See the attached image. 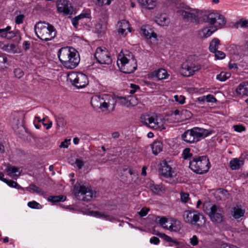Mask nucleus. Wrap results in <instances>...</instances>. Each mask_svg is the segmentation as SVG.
Wrapping results in <instances>:
<instances>
[{"instance_id": "8", "label": "nucleus", "mask_w": 248, "mask_h": 248, "mask_svg": "<svg viewBox=\"0 0 248 248\" xmlns=\"http://www.w3.org/2000/svg\"><path fill=\"white\" fill-rule=\"evenodd\" d=\"M203 210L208 215L211 220L215 223H220L223 221L224 212L222 208L218 205H211L209 203H204Z\"/></svg>"}, {"instance_id": "50", "label": "nucleus", "mask_w": 248, "mask_h": 248, "mask_svg": "<svg viewBox=\"0 0 248 248\" xmlns=\"http://www.w3.org/2000/svg\"><path fill=\"white\" fill-rule=\"evenodd\" d=\"M175 101L179 102L181 104H183L185 102V97L183 95H175L174 96Z\"/></svg>"}, {"instance_id": "56", "label": "nucleus", "mask_w": 248, "mask_h": 248, "mask_svg": "<svg viewBox=\"0 0 248 248\" xmlns=\"http://www.w3.org/2000/svg\"><path fill=\"white\" fill-rule=\"evenodd\" d=\"M234 130L238 132H241L245 130V127L242 125H233Z\"/></svg>"}, {"instance_id": "61", "label": "nucleus", "mask_w": 248, "mask_h": 248, "mask_svg": "<svg viewBox=\"0 0 248 248\" xmlns=\"http://www.w3.org/2000/svg\"><path fill=\"white\" fill-rule=\"evenodd\" d=\"M182 113L183 114V116H184L185 118H186V119H188V118L191 117V113L189 111L187 110L182 109Z\"/></svg>"}, {"instance_id": "64", "label": "nucleus", "mask_w": 248, "mask_h": 248, "mask_svg": "<svg viewBox=\"0 0 248 248\" xmlns=\"http://www.w3.org/2000/svg\"><path fill=\"white\" fill-rule=\"evenodd\" d=\"M159 235L168 242H170L171 241H172V239L170 237L166 235L165 234L160 233Z\"/></svg>"}, {"instance_id": "6", "label": "nucleus", "mask_w": 248, "mask_h": 248, "mask_svg": "<svg viewBox=\"0 0 248 248\" xmlns=\"http://www.w3.org/2000/svg\"><path fill=\"white\" fill-rule=\"evenodd\" d=\"M34 29L37 36L45 41L52 40L56 34L54 27L46 22H38L35 25Z\"/></svg>"}, {"instance_id": "9", "label": "nucleus", "mask_w": 248, "mask_h": 248, "mask_svg": "<svg viewBox=\"0 0 248 248\" xmlns=\"http://www.w3.org/2000/svg\"><path fill=\"white\" fill-rule=\"evenodd\" d=\"M141 122L150 128L161 131L165 129L164 121L162 118L156 115H142L140 117Z\"/></svg>"}, {"instance_id": "15", "label": "nucleus", "mask_w": 248, "mask_h": 248, "mask_svg": "<svg viewBox=\"0 0 248 248\" xmlns=\"http://www.w3.org/2000/svg\"><path fill=\"white\" fill-rule=\"evenodd\" d=\"M56 6L59 13H63L64 15H69L73 12L71 4L67 0H57Z\"/></svg>"}, {"instance_id": "19", "label": "nucleus", "mask_w": 248, "mask_h": 248, "mask_svg": "<svg viewBox=\"0 0 248 248\" xmlns=\"http://www.w3.org/2000/svg\"><path fill=\"white\" fill-rule=\"evenodd\" d=\"M119 103L126 107H131L136 106L138 103L137 99L133 96H130L127 97H118Z\"/></svg>"}, {"instance_id": "27", "label": "nucleus", "mask_w": 248, "mask_h": 248, "mask_svg": "<svg viewBox=\"0 0 248 248\" xmlns=\"http://www.w3.org/2000/svg\"><path fill=\"white\" fill-rule=\"evenodd\" d=\"M139 4L143 8L148 9H154L156 5L155 0H138Z\"/></svg>"}, {"instance_id": "7", "label": "nucleus", "mask_w": 248, "mask_h": 248, "mask_svg": "<svg viewBox=\"0 0 248 248\" xmlns=\"http://www.w3.org/2000/svg\"><path fill=\"white\" fill-rule=\"evenodd\" d=\"M189 167L194 172L203 174L209 169L210 162L206 156H195L190 160Z\"/></svg>"}, {"instance_id": "20", "label": "nucleus", "mask_w": 248, "mask_h": 248, "mask_svg": "<svg viewBox=\"0 0 248 248\" xmlns=\"http://www.w3.org/2000/svg\"><path fill=\"white\" fill-rule=\"evenodd\" d=\"M186 119V118L183 116L182 110L176 109L171 112L167 120L171 123H176Z\"/></svg>"}, {"instance_id": "58", "label": "nucleus", "mask_w": 248, "mask_h": 248, "mask_svg": "<svg viewBox=\"0 0 248 248\" xmlns=\"http://www.w3.org/2000/svg\"><path fill=\"white\" fill-rule=\"evenodd\" d=\"M205 99L206 101L208 102H215L217 101V99H216L214 96L212 94H208L207 95H205Z\"/></svg>"}, {"instance_id": "34", "label": "nucleus", "mask_w": 248, "mask_h": 248, "mask_svg": "<svg viewBox=\"0 0 248 248\" xmlns=\"http://www.w3.org/2000/svg\"><path fill=\"white\" fill-rule=\"evenodd\" d=\"M220 45V41L217 38H214L210 43L209 49L211 52H216L217 50L219 45Z\"/></svg>"}, {"instance_id": "5", "label": "nucleus", "mask_w": 248, "mask_h": 248, "mask_svg": "<svg viewBox=\"0 0 248 248\" xmlns=\"http://www.w3.org/2000/svg\"><path fill=\"white\" fill-rule=\"evenodd\" d=\"M212 133V130L198 127L187 130L182 135V140L187 143H195Z\"/></svg>"}, {"instance_id": "22", "label": "nucleus", "mask_w": 248, "mask_h": 248, "mask_svg": "<svg viewBox=\"0 0 248 248\" xmlns=\"http://www.w3.org/2000/svg\"><path fill=\"white\" fill-rule=\"evenodd\" d=\"M236 94L240 96H248V82L240 83L236 88Z\"/></svg>"}, {"instance_id": "24", "label": "nucleus", "mask_w": 248, "mask_h": 248, "mask_svg": "<svg viewBox=\"0 0 248 248\" xmlns=\"http://www.w3.org/2000/svg\"><path fill=\"white\" fill-rule=\"evenodd\" d=\"M149 187L151 191L156 195H160L165 191V188L162 185L155 184L153 182L150 183Z\"/></svg>"}, {"instance_id": "44", "label": "nucleus", "mask_w": 248, "mask_h": 248, "mask_svg": "<svg viewBox=\"0 0 248 248\" xmlns=\"http://www.w3.org/2000/svg\"><path fill=\"white\" fill-rule=\"evenodd\" d=\"M182 156L184 159H188L191 158L192 154L190 153V149L188 148H185L183 151Z\"/></svg>"}, {"instance_id": "47", "label": "nucleus", "mask_w": 248, "mask_h": 248, "mask_svg": "<svg viewBox=\"0 0 248 248\" xmlns=\"http://www.w3.org/2000/svg\"><path fill=\"white\" fill-rule=\"evenodd\" d=\"M83 17H84V15L83 14H81L73 18L72 20V23L73 25L77 28L78 26V20Z\"/></svg>"}, {"instance_id": "10", "label": "nucleus", "mask_w": 248, "mask_h": 248, "mask_svg": "<svg viewBox=\"0 0 248 248\" xmlns=\"http://www.w3.org/2000/svg\"><path fill=\"white\" fill-rule=\"evenodd\" d=\"M73 193L78 200L82 201H90L95 197L89 187L79 183H77L75 185Z\"/></svg>"}, {"instance_id": "23", "label": "nucleus", "mask_w": 248, "mask_h": 248, "mask_svg": "<svg viewBox=\"0 0 248 248\" xmlns=\"http://www.w3.org/2000/svg\"><path fill=\"white\" fill-rule=\"evenodd\" d=\"M245 213L241 205H236L232 208L231 215L235 219H239L243 217Z\"/></svg>"}, {"instance_id": "52", "label": "nucleus", "mask_w": 248, "mask_h": 248, "mask_svg": "<svg viewBox=\"0 0 248 248\" xmlns=\"http://www.w3.org/2000/svg\"><path fill=\"white\" fill-rule=\"evenodd\" d=\"M239 26L242 28H248V20H241L237 23V27Z\"/></svg>"}, {"instance_id": "32", "label": "nucleus", "mask_w": 248, "mask_h": 248, "mask_svg": "<svg viewBox=\"0 0 248 248\" xmlns=\"http://www.w3.org/2000/svg\"><path fill=\"white\" fill-rule=\"evenodd\" d=\"M216 31L217 28H214V26L210 28H205L201 31V35L203 37L207 38L210 36Z\"/></svg>"}, {"instance_id": "60", "label": "nucleus", "mask_w": 248, "mask_h": 248, "mask_svg": "<svg viewBox=\"0 0 248 248\" xmlns=\"http://www.w3.org/2000/svg\"><path fill=\"white\" fill-rule=\"evenodd\" d=\"M75 164L78 169H81L84 165V163L82 160L77 159L75 161Z\"/></svg>"}, {"instance_id": "48", "label": "nucleus", "mask_w": 248, "mask_h": 248, "mask_svg": "<svg viewBox=\"0 0 248 248\" xmlns=\"http://www.w3.org/2000/svg\"><path fill=\"white\" fill-rule=\"evenodd\" d=\"M14 75L16 78H21L24 75V72L20 68H16L14 71Z\"/></svg>"}, {"instance_id": "2", "label": "nucleus", "mask_w": 248, "mask_h": 248, "mask_svg": "<svg viewBox=\"0 0 248 248\" xmlns=\"http://www.w3.org/2000/svg\"><path fill=\"white\" fill-rule=\"evenodd\" d=\"M58 56L62 64L67 69H74L80 62L78 52L71 47L66 46L60 48L58 52Z\"/></svg>"}, {"instance_id": "30", "label": "nucleus", "mask_w": 248, "mask_h": 248, "mask_svg": "<svg viewBox=\"0 0 248 248\" xmlns=\"http://www.w3.org/2000/svg\"><path fill=\"white\" fill-rule=\"evenodd\" d=\"M226 21L223 16L218 13V17L217 18L214 28H217V30L218 29L221 28L226 24Z\"/></svg>"}, {"instance_id": "28", "label": "nucleus", "mask_w": 248, "mask_h": 248, "mask_svg": "<svg viewBox=\"0 0 248 248\" xmlns=\"http://www.w3.org/2000/svg\"><path fill=\"white\" fill-rule=\"evenodd\" d=\"M153 74L158 80L166 79L169 76V74L167 73V71L163 68H160L154 71Z\"/></svg>"}, {"instance_id": "41", "label": "nucleus", "mask_w": 248, "mask_h": 248, "mask_svg": "<svg viewBox=\"0 0 248 248\" xmlns=\"http://www.w3.org/2000/svg\"><path fill=\"white\" fill-rule=\"evenodd\" d=\"M93 215L96 217L102 218L106 219V220H110L111 218V217L108 215H106L103 213H99L96 211L93 212Z\"/></svg>"}, {"instance_id": "33", "label": "nucleus", "mask_w": 248, "mask_h": 248, "mask_svg": "<svg viewBox=\"0 0 248 248\" xmlns=\"http://www.w3.org/2000/svg\"><path fill=\"white\" fill-rule=\"evenodd\" d=\"M155 21L158 25L164 26L168 25L170 20L166 15L162 14L156 18Z\"/></svg>"}, {"instance_id": "29", "label": "nucleus", "mask_w": 248, "mask_h": 248, "mask_svg": "<svg viewBox=\"0 0 248 248\" xmlns=\"http://www.w3.org/2000/svg\"><path fill=\"white\" fill-rule=\"evenodd\" d=\"M230 167L233 170H238L243 164V161L242 159L238 158H233L230 161Z\"/></svg>"}, {"instance_id": "54", "label": "nucleus", "mask_w": 248, "mask_h": 248, "mask_svg": "<svg viewBox=\"0 0 248 248\" xmlns=\"http://www.w3.org/2000/svg\"><path fill=\"white\" fill-rule=\"evenodd\" d=\"M112 0H96V4L99 6L109 5Z\"/></svg>"}, {"instance_id": "51", "label": "nucleus", "mask_w": 248, "mask_h": 248, "mask_svg": "<svg viewBox=\"0 0 248 248\" xmlns=\"http://www.w3.org/2000/svg\"><path fill=\"white\" fill-rule=\"evenodd\" d=\"M70 139H65L59 145L61 148H67L70 144Z\"/></svg>"}, {"instance_id": "26", "label": "nucleus", "mask_w": 248, "mask_h": 248, "mask_svg": "<svg viewBox=\"0 0 248 248\" xmlns=\"http://www.w3.org/2000/svg\"><path fill=\"white\" fill-rule=\"evenodd\" d=\"M21 171L19 168L15 166L9 165L7 167V174L12 177L19 176L21 174Z\"/></svg>"}, {"instance_id": "62", "label": "nucleus", "mask_w": 248, "mask_h": 248, "mask_svg": "<svg viewBox=\"0 0 248 248\" xmlns=\"http://www.w3.org/2000/svg\"><path fill=\"white\" fill-rule=\"evenodd\" d=\"M8 60L5 57H3L2 61L0 62V64H3V65H1L0 67V70H4L7 67V66L5 65L7 63Z\"/></svg>"}, {"instance_id": "3", "label": "nucleus", "mask_w": 248, "mask_h": 248, "mask_svg": "<svg viewBox=\"0 0 248 248\" xmlns=\"http://www.w3.org/2000/svg\"><path fill=\"white\" fill-rule=\"evenodd\" d=\"M116 103V99L108 94L94 95L91 99V104L93 108L96 110L99 109L102 112L113 111Z\"/></svg>"}, {"instance_id": "37", "label": "nucleus", "mask_w": 248, "mask_h": 248, "mask_svg": "<svg viewBox=\"0 0 248 248\" xmlns=\"http://www.w3.org/2000/svg\"><path fill=\"white\" fill-rule=\"evenodd\" d=\"M15 48L14 44H4L2 42L0 41V48L7 52H10Z\"/></svg>"}, {"instance_id": "35", "label": "nucleus", "mask_w": 248, "mask_h": 248, "mask_svg": "<svg viewBox=\"0 0 248 248\" xmlns=\"http://www.w3.org/2000/svg\"><path fill=\"white\" fill-rule=\"evenodd\" d=\"M155 221L156 223H159L163 228L167 229L168 223L169 222V219H168L167 218L164 217H157L155 218Z\"/></svg>"}, {"instance_id": "16", "label": "nucleus", "mask_w": 248, "mask_h": 248, "mask_svg": "<svg viewBox=\"0 0 248 248\" xmlns=\"http://www.w3.org/2000/svg\"><path fill=\"white\" fill-rule=\"evenodd\" d=\"M160 171L161 175L164 177L172 178L176 176V173L166 160L163 161L160 163Z\"/></svg>"}, {"instance_id": "12", "label": "nucleus", "mask_w": 248, "mask_h": 248, "mask_svg": "<svg viewBox=\"0 0 248 248\" xmlns=\"http://www.w3.org/2000/svg\"><path fill=\"white\" fill-rule=\"evenodd\" d=\"M183 218L186 222L199 227L205 221L203 216L195 210L185 211L183 213Z\"/></svg>"}, {"instance_id": "1", "label": "nucleus", "mask_w": 248, "mask_h": 248, "mask_svg": "<svg viewBox=\"0 0 248 248\" xmlns=\"http://www.w3.org/2000/svg\"><path fill=\"white\" fill-rule=\"evenodd\" d=\"M179 13L183 18L188 21L196 23L204 22L211 25H215L217 18L218 17L217 13H211L206 15L203 12L196 9L189 11L180 10Z\"/></svg>"}, {"instance_id": "39", "label": "nucleus", "mask_w": 248, "mask_h": 248, "mask_svg": "<svg viewBox=\"0 0 248 248\" xmlns=\"http://www.w3.org/2000/svg\"><path fill=\"white\" fill-rule=\"evenodd\" d=\"M231 77L230 73L221 72L219 74L217 75V79L220 81H224Z\"/></svg>"}, {"instance_id": "43", "label": "nucleus", "mask_w": 248, "mask_h": 248, "mask_svg": "<svg viewBox=\"0 0 248 248\" xmlns=\"http://www.w3.org/2000/svg\"><path fill=\"white\" fill-rule=\"evenodd\" d=\"M29 188L32 190L33 192L39 194L43 195L44 192L38 186L34 184H31L30 185Z\"/></svg>"}, {"instance_id": "14", "label": "nucleus", "mask_w": 248, "mask_h": 248, "mask_svg": "<svg viewBox=\"0 0 248 248\" xmlns=\"http://www.w3.org/2000/svg\"><path fill=\"white\" fill-rule=\"evenodd\" d=\"M94 57L98 63L102 64H109L112 61L109 53L106 48L97 47Z\"/></svg>"}, {"instance_id": "55", "label": "nucleus", "mask_w": 248, "mask_h": 248, "mask_svg": "<svg viewBox=\"0 0 248 248\" xmlns=\"http://www.w3.org/2000/svg\"><path fill=\"white\" fill-rule=\"evenodd\" d=\"M149 211V208H147L146 207H143L141 209L140 211L138 212V214L140 215V217H143L146 216Z\"/></svg>"}, {"instance_id": "38", "label": "nucleus", "mask_w": 248, "mask_h": 248, "mask_svg": "<svg viewBox=\"0 0 248 248\" xmlns=\"http://www.w3.org/2000/svg\"><path fill=\"white\" fill-rule=\"evenodd\" d=\"M3 182L7 184L8 186H9L10 187L16 188L17 189H23V188L20 186L17 182L11 180H7L6 179H4L3 180Z\"/></svg>"}, {"instance_id": "45", "label": "nucleus", "mask_w": 248, "mask_h": 248, "mask_svg": "<svg viewBox=\"0 0 248 248\" xmlns=\"http://www.w3.org/2000/svg\"><path fill=\"white\" fill-rule=\"evenodd\" d=\"M28 206L32 209H40L42 208L41 205L35 201L29 202L28 203Z\"/></svg>"}, {"instance_id": "53", "label": "nucleus", "mask_w": 248, "mask_h": 248, "mask_svg": "<svg viewBox=\"0 0 248 248\" xmlns=\"http://www.w3.org/2000/svg\"><path fill=\"white\" fill-rule=\"evenodd\" d=\"M130 88L129 93L131 94H134L137 90H140L139 86L134 84H130Z\"/></svg>"}, {"instance_id": "21", "label": "nucleus", "mask_w": 248, "mask_h": 248, "mask_svg": "<svg viewBox=\"0 0 248 248\" xmlns=\"http://www.w3.org/2000/svg\"><path fill=\"white\" fill-rule=\"evenodd\" d=\"M181 228V224L179 220L174 219H169L168 225L167 228V230L171 232H177L179 231Z\"/></svg>"}, {"instance_id": "57", "label": "nucleus", "mask_w": 248, "mask_h": 248, "mask_svg": "<svg viewBox=\"0 0 248 248\" xmlns=\"http://www.w3.org/2000/svg\"><path fill=\"white\" fill-rule=\"evenodd\" d=\"M24 16L23 15H19L16 16L15 22L17 24H20L23 23Z\"/></svg>"}, {"instance_id": "18", "label": "nucleus", "mask_w": 248, "mask_h": 248, "mask_svg": "<svg viewBox=\"0 0 248 248\" xmlns=\"http://www.w3.org/2000/svg\"><path fill=\"white\" fill-rule=\"evenodd\" d=\"M126 30L129 32L132 31V28L129 27L128 21L125 20H122L117 22V31L120 36L125 37L127 34Z\"/></svg>"}, {"instance_id": "42", "label": "nucleus", "mask_w": 248, "mask_h": 248, "mask_svg": "<svg viewBox=\"0 0 248 248\" xmlns=\"http://www.w3.org/2000/svg\"><path fill=\"white\" fill-rule=\"evenodd\" d=\"M56 121L58 128L64 127L66 123L65 120L62 117H58Z\"/></svg>"}, {"instance_id": "46", "label": "nucleus", "mask_w": 248, "mask_h": 248, "mask_svg": "<svg viewBox=\"0 0 248 248\" xmlns=\"http://www.w3.org/2000/svg\"><path fill=\"white\" fill-rule=\"evenodd\" d=\"M181 201L182 202L186 203L190 200L189 194L187 193L181 192L180 193Z\"/></svg>"}, {"instance_id": "17", "label": "nucleus", "mask_w": 248, "mask_h": 248, "mask_svg": "<svg viewBox=\"0 0 248 248\" xmlns=\"http://www.w3.org/2000/svg\"><path fill=\"white\" fill-rule=\"evenodd\" d=\"M140 33L146 39H153L154 41L157 40V35L155 32L154 29L150 25H146L142 26L140 28Z\"/></svg>"}, {"instance_id": "36", "label": "nucleus", "mask_w": 248, "mask_h": 248, "mask_svg": "<svg viewBox=\"0 0 248 248\" xmlns=\"http://www.w3.org/2000/svg\"><path fill=\"white\" fill-rule=\"evenodd\" d=\"M66 197L63 195L50 196L48 197L47 200L52 202H64L66 200Z\"/></svg>"}, {"instance_id": "4", "label": "nucleus", "mask_w": 248, "mask_h": 248, "mask_svg": "<svg viewBox=\"0 0 248 248\" xmlns=\"http://www.w3.org/2000/svg\"><path fill=\"white\" fill-rule=\"evenodd\" d=\"M117 64L120 70L125 74H131L137 69L136 60L128 51H121L118 56Z\"/></svg>"}, {"instance_id": "13", "label": "nucleus", "mask_w": 248, "mask_h": 248, "mask_svg": "<svg viewBox=\"0 0 248 248\" xmlns=\"http://www.w3.org/2000/svg\"><path fill=\"white\" fill-rule=\"evenodd\" d=\"M201 68L200 65L187 61L182 64L180 73L184 77H190L193 76L195 72L199 70Z\"/></svg>"}, {"instance_id": "40", "label": "nucleus", "mask_w": 248, "mask_h": 248, "mask_svg": "<svg viewBox=\"0 0 248 248\" xmlns=\"http://www.w3.org/2000/svg\"><path fill=\"white\" fill-rule=\"evenodd\" d=\"M0 35L2 37L11 39L14 37L16 35L13 31L6 32L4 29H0Z\"/></svg>"}, {"instance_id": "59", "label": "nucleus", "mask_w": 248, "mask_h": 248, "mask_svg": "<svg viewBox=\"0 0 248 248\" xmlns=\"http://www.w3.org/2000/svg\"><path fill=\"white\" fill-rule=\"evenodd\" d=\"M190 243L193 246L197 245L198 244V238L197 236L196 235H193L190 239Z\"/></svg>"}, {"instance_id": "11", "label": "nucleus", "mask_w": 248, "mask_h": 248, "mask_svg": "<svg viewBox=\"0 0 248 248\" xmlns=\"http://www.w3.org/2000/svg\"><path fill=\"white\" fill-rule=\"evenodd\" d=\"M67 80L78 89L86 87L89 83L87 76L80 72H72L67 75Z\"/></svg>"}, {"instance_id": "49", "label": "nucleus", "mask_w": 248, "mask_h": 248, "mask_svg": "<svg viewBox=\"0 0 248 248\" xmlns=\"http://www.w3.org/2000/svg\"><path fill=\"white\" fill-rule=\"evenodd\" d=\"M215 53V56L217 59H223L225 58L226 55L225 54L221 51L219 50H217L216 52H214Z\"/></svg>"}, {"instance_id": "25", "label": "nucleus", "mask_w": 248, "mask_h": 248, "mask_svg": "<svg viewBox=\"0 0 248 248\" xmlns=\"http://www.w3.org/2000/svg\"><path fill=\"white\" fill-rule=\"evenodd\" d=\"M215 197L217 200L224 201L229 198V194L228 192L224 189L219 188L216 191L214 194Z\"/></svg>"}, {"instance_id": "31", "label": "nucleus", "mask_w": 248, "mask_h": 248, "mask_svg": "<svg viewBox=\"0 0 248 248\" xmlns=\"http://www.w3.org/2000/svg\"><path fill=\"white\" fill-rule=\"evenodd\" d=\"M163 145L160 141H155L152 144V149L153 153L156 155L162 150Z\"/></svg>"}, {"instance_id": "63", "label": "nucleus", "mask_w": 248, "mask_h": 248, "mask_svg": "<svg viewBox=\"0 0 248 248\" xmlns=\"http://www.w3.org/2000/svg\"><path fill=\"white\" fill-rule=\"evenodd\" d=\"M150 242L151 243L154 244L155 245H157L159 243L160 240L158 237H155V236H153L150 238Z\"/></svg>"}]
</instances>
